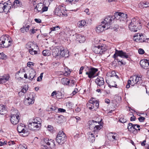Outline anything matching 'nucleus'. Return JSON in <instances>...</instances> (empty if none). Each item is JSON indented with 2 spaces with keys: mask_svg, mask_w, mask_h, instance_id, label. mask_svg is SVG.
Listing matches in <instances>:
<instances>
[{
  "mask_svg": "<svg viewBox=\"0 0 149 149\" xmlns=\"http://www.w3.org/2000/svg\"><path fill=\"white\" fill-rule=\"evenodd\" d=\"M141 25L139 18L137 17L133 18L129 25L130 30L132 31L136 32L141 28Z\"/></svg>",
  "mask_w": 149,
  "mask_h": 149,
  "instance_id": "obj_1",
  "label": "nucleus"
},
{
  "mask_svg": "<svg viewBox=\"0 0 149 149\" xmlns=\"http://www.w3.org/2000/svg\"><path fill=\"white\" fill-rule=\"evenodd\" d=\"M42 122V120L40 118H36L31 122L29 123L28 128L29 129L32 130H38L41 126Z\"/></svg>",
  "mask_w": 149,
  "mask_h": 149,
  "instance_id": "obj_2",
  "label": "nucleus"
},
{
  "mask_svg": "<svg viewBox=\"0 0 149 149\" xmlns=\"http://www.w3.org/2000/svg\"><path fill=\"white\" fill-rule=\"evenodd\" d=\"M13 40L8 35L2 36L0 38V45L2 47H8L12 43Z\"/></svg>",
  "mask_w": 149,
  "mask_h": 149,
  "instance_id": "obj_3",
  "label": "nucleus"
},
{
  "mask_svg": "<svg viewBox=\"0 0 149 149\" xmlns=\"http://www.w3.org/2000/svg\"><path fill=\"white\" fill-rule=\"evenodd\" d=\"M88 123L90 129L91 130L94 129L93 130L94 133H97V132L100 130L102 127L98 122H97L94 120L90 121L88 122Z\"/></svg>",
  "mask_w": 149,
  "mask_h": 149,
  "instance_id": "obj_4",
  "label": "nucleus"
},
{
  "mask_svg": "<svg viewBox=\"0 0 149 149\" xmlns=\"http://www.w3.org/2000/svg\"><path fill=\"white\" fill-rule=\"evenodd\" d=\"M86 105L90 109L95 110L99 107V102L97 100H94L93 98H91Z\"/></svg>",
  "mask_w": 149,
  "mask_h": 149,
  "instance_id": "obj_5",
  "label": "nucleus"
},
{
  "mask_svg": "<svg viewBox=\"0 0 149 149\" xmlns=\"http://www.w3.org/2000/svg\"><path fill=\"white\" fill-rule=\"evenodd\" d=\"M11 113L10 118L11 123L14 125H16L18 123L20 119L19 116V113L18 112L17 110H15L12 111Z\"/></svg>",
  "mask_w": 149,
  "mask_h": 149,
  "instance_id": "obj_6",
  "label": "nucleus"
},
{
  "mask_svg": "<svg viewBox=\"0 0 149 149\" xmlns=\"http://www.w3.org/2000/svg\"><path fill=\"white\" fill-rule=\"evenodd\" d=\"M56 141L59 144H62L66 141L65 134L63 131H60L57 134L56 139Z\"/></svg>",
  "mask_w": 149,
  "mask_h": 149,
  "instance_id": "obj_7",
  "label": "nucleus"
},
{
  "mask_svg": "<svg viewBox=\"0 0 149 149\" xmlns=\"http://www.w3.org/2000/svg\"><path fill=\"white\" fill-rule=\"evenodd\" d=\"M107 49V47L106 45L102 44L95 46L93 49V51L97 54H102Z\"/></svg>",
  "mask_w": 149,
  "mask_h": 149,
  "instance_id": "obj_8",
  "label": "nucleus"
},
{
  "mask_svg": "<svg viewBox=\"0 0 149 149\" xmlns=\"http://www.w3.org/2000/svg\"><path fill=\"white\" fill-rule=\"evenodd\" d=\"M118 56L126 58H127L129 57L128 54H127L126 52H124L122 50L119 51L116 49L115 53L113 55V57L115 59H116Z\"/></svg>",
  "mask_w": 149,
  "mask_h": 149,
  "instance_id": "obj_9",
  "label": "nucleus"
},
{
  "mask_svg": "<svg viewBox=\"0 0 149 149\" xmlns=\"http://www.w3.org/2000/svg\"><path fill=\"white\" fill-rule=\"evenodd\" d=\"M88 71L86 73V74L88 75V77L90 78H93L95 76V73L98 71L97 68L93 67H91L90 68L87 67Z\"/></svg>",
  "mask_w": 149,
  "mask_h": 149,
  "instance_id": "obj_10",
  "label": "nucleus"
},
{
  "mask_svg": "<svg viewBox=\"0 0 149 149\" xmlns=\"http://www.w3.org/2000/svg\"><path fill=\"white\" fill-rule=\"evenodd\" d=\"M95 82L98 86L101 87V90H103L105 88V86L104 85V82L103 78L100 77H97L95 80Z\"/></svg>",
  "mask_w": 149,
  "mask_h": 149,
  "instance_id": "obj_11",
  "label": "nucleus"
},
{
  "mask_svg": "<svg viewBox=\"0 0 149 149\" xmlns=\"http://www.w3.org/2000/svg\"><path fill=\"white\" fill-rule=\"evenodd\" d=\"M127 15L126 14L118 12L114 14L115 19H116V20H119L120 21L125 20L127 17Z\"/></svg>",
  "mask_w": 149,
  "mask_h": 149,
  "instance_id": "obj_12",
  "label": "nucleus"
},
{
  "mask_svg": "<svg viewBox=\"0 0 149 149\" xmlns=\"http://www.w3.org/2000/svg\"><path fill=\"white\" fill-rule=\"evenodd\" d=\"M34 94L33 93H31L29 94V97L28 96L26 98V97H25L24 103L26 105H28L30 104H32L34 103V99L33 98Z\"/></svg>",
  "mask_w": 149,
  "mask_h": 149,
  "instance_id": "obj_13",
  "label": "nucleus"
},
{
  "mask_svg": "<svg viewBox=\"0 0 149 149\" xmlns=\"http://www.w3.org/2000/svg\"><path fill=\"white\" fill-rule=\"evenodd\" d=\"M44 142L45 144H46L48 146L47 147L48 148H53L55 147V145L54 143V141L53 140H49L47 139H45L44 140Z\"/></svg>",
  "mask_w": 149,
  "mask_h": 149,
  "instance_id": "obj_14",
  "label": "nucleus"
},
{
  "mask_svg": "<svg viewBox=\"0 0 149 149\" xmlns=\"http://www.w3.org/2000/svg\"><path fill=\"white\" fill-rule=\"evenodd\" d=\"M4 12L6 14L9 12H10V10L12 8L13 5L11 4V2L8 1L7 3H4Z\"/></svg>",
  "mask_w": 149,
  "mask_h": 149,
  "instance_id": "obj_15",
  "label": "nucleus"
},
{
  "mask_svg": "<svg viewBox=\"0 0 149 149\" xmlns=\"http://www.w3.org/2000/svg\"><path fill=\"white\" fill-rule=\"evenodd\" d=\"M140 64L141 67L144 69L149 68V62L147 59L141 60L140 62Z\"/></svg>",
  "mask_w": 149,
  "mask_h": 149,
  "instance_id": "obj_16",
  "label": "nucleus"
},
{
  "mask_svg": "<svg viewBox=\"0 0 149 149\" xmlns=\"http://www.w3.org/2000/svg\"><path fill=\"white\" fill-rule=\"evenodd\" d=\"M25 126L23 124H20L17 127V130L19 133H23L24 134L26 133H27V131L25 129Z\"/></svg>",
  "mask_w": 149,
  "mask_h": 149,
  "instance_id": "obj_17",
  "label": "nucleus"
},
{
  "mask_svg": "<svg viewBox=\"0 0 149 149\" xmlns=\"http://www.w3.org/2000/svg\"><path fill=\"white\" fill-rule=\"evenodd\" d=\"M43 4L42 3H40L36 5L35 6V8L34 9V11L36 13H41V11H42V8Z\"/></svg>",
  "mask_w": 149,
  "mask_h": 149,
  "instance_id": "obj_18",
  "label": "nucleus"
},
{
  "mask_svg": "<svg viewBox=\"0 0 149 149\" xmlns=\"http://www.w3.org/2000/svg\"><path fill=\"white\" fill-rule=\"evenodd\" d=\"M10 78V76L8 74H4L3 76H0V84H2L6 82Z\"/></svg>",
  "mask_w": 149,
  "mask_h": 149,
  "instance_id": "obj_19",
  "label": "nucleus"
},
{
  "mask_svg": "<svg viewBox=\"0 0 149 149\" xmlns=\"http://www.w3.org/2000/svg\"><path fill=\"white\" fill-rule=\"evenodd\" d=\"M60 55L61 56L64 57L65 58L68 57L69 55V51L67 50L60 49Z\"/></svg>",
  "mask_w": 149,
  "mask_h": 149,
  "instance_id": "obj_20",
  "label": "nucleus"
},
{
  "mask_svg": "<svg viewBox=\"0 0 149 149\" xmlns=\"http://www.w3.org/2000/svg\"><path fill=\"white\" fill-rule=\"evenodd\" d=\"M136 126H137V128H139L140 127L139 125L137 124H133L132 123H129L128 125L127 129L130 132L132 131V129L137 130L135 127Z\"/></svg>",
  "mask_w": 149,
  "mask_h": 149,
  "instance_id": "obj_21",
  "label": "nucleus"
},
{
  "mask_svg": "<svg viewBox=\"0 0 149 149\" xmlns=\"http://www.w3.org/2000/svg\"><path fill=\"white\" fill-rule=\"evenodd\" d=\"M77 41H79L80 43H83L85 40L84 36L81 35H75Z\"/></svg>",
  "mask_w": 149,
  "mask_h": 149,
  "instance_id": "obj_22",
  "label": "nucleus"
},
{
  "mask_svg": "<svg viewBox=\"0 0 149 149\" xmlns=\"http://www.w3.org/2000/svg\"><path fill=\"white\" fill-rule=\"evenodd\" d=\"M36 74L35 71L33 70H31L30 71L28 79L31 81L34 80V78L35 77Z\"/></svg>",
  "mask_w": 149,
  "mask_h": 149,
  "instance_id": "obj_23",
  "label": "nucleus"
},
{
  "mask_svg": "<svg viewBox=\"0 0 149 149\" xmlns=\"http://www.w3.org/2000/svg\"><path fill=\"white\" fill-rule=\"evenodd\" d=\"M115 19V16L109 15L107 16L104 18V19L106 20L107 21L109 22L112 24L113 22Z\"/></svg>",
  "mask_w": 149,
  "mask_h": 149,
  "instance_id": "obj_24",
  "label": "nucleus"
},
{
  "mask_svg": "<svg viewBox=\"0 0 149 149\" xmlns=\"http://www.w3.org/2000/svg\"><path fill=\"white\" fill-rule=\"evenodd\" d=\"M60 49L57 48H56L53 49L52 50V55L55 58L59 56Z\"/></svg>",
  "mask_w": 149,
  "mask_h": 149,
  "instance_id": "obj_25",
  "label": "nucleus"
},
{
  "mask_svg": "<svg viewBox=\"0 0 149 149\" xmlns=\"http://www.w3.org/2000/svg\"><path fill=\"white\" fill-rule=\"evenodd\" d=\"M101 23V25H99L96 27V31L97 32L100 33L102 32L104 29H105V27Z\"/></svg>",
  "mask_w": 149,
  "mask_h": 149,
  "instance_id": "obj_26",
  "label": "nucleus"
},
{
  "mask_svg": "<svg viewBox=\"0 0 149 149\" xmlns=\"http://www.w3.org/2000/svg\"><path fill=\"white\" fill-rule=\"evenodd\" d=\"M88 134V140L92 143L94 142L95 140V137L94 134L91 132H89Z\"/></svg>",
  "mask_w": 149,
  "mask_h": 149,
  "instance_id": "obj_27",
  "label": "nucleus"
},
{
  "mask_svg": "<svg viewBox=\"0 0 149 149\" xmlns=\"http://www.w3.org/2000/svg\"><path fill=\"white\" fill-rule=\"evenodd\" d=\"M102 24H103V25L105 27V29H107L109 28H110V25L112 24L109 22L108 21H106V20L104 19V21L101 22Z\"/></svg>",
  "mask_w": 149,
  "mask_h": 149,
  "instance_id": "obj_28",
  "label": "nucleus"
},
{
  "mask_svg": "<svg viewBox=\"0 0 149 149\" xmlns=\"http://www.w3.org/2000/svg\"><path fill=\"white\" fill-rule=\"evenodd\" d=\"M62 10L59 7L56 8L55 10V15L60 17L63 15V13H61Z\"/></svg>",
  "mask_w": 149,
  "mask_h": 149,
  "instance_id": "obj_29",
  "label": "nucleus"
},
{
  "mask_svg": "<svg viewBox=\"0 0 149 149\" xmlns=\"http://www.w3.org/2000/svg\"><path fill=\"white\" fill-rule=\"evenodd\" d=\"M22 5L21 3L18 0H15L13 3L12 8H15L17 6H21Z\"/></svg>",
  "mask_w": 149,
  "mask_h": 149,
  "instance_id": "obj_30",
  "label": "nucleus"
},
{
  "mask_svg": "<svg viewBox=\"0 0 149 149\" xmlns=\"http://www.w3.org/2000/svg\"><path fill=\"white\" fill-rule=\"evenodd\" d=\"M61 82L62 84L64 85H69L70 82L68 79L66 78H63L61 79Z\"/></svg>",
  "mask_w": 149,
  "mask_h": 149,
  "instance_id": "obj_31",
  "label": "nucleus"
},
{
  "mask_svg": "<svg viewBox=\"0 0 149 149\" xmlns=\"http://www.w3.org/2000/svg\"><path fill=\"white\" fill-rule=\"evenodd\" d=\"M6 112V110L4 105H0V114L4 115Z\"/></svg>",
  "mask_w": 149,
  "mask_h": 149,
  "instance_id": "obj_32",
  "label": "nucleus"
},
{
  "mask_svg": "<svg viewBox=\"0 0 149 149\" xmlns=\"http://www.w3.org/2000/svg\"><path fill=\"white\" fill-rule=\"evenodd\" d=\"M141 34L140 33H136L134 36V39L137 42H140Z\"/></svg>",
  "mask_w": 149,
  "mask_h": 149,
  "instance_id": "obj_33",
  "label": "nucleus"
},
{
  "mask_svg": "<svg viewBox=\"0 0 149 149\" xmlns=\"http://www.w3.org/2000/svg\"><path fill=\"white\" fill-rule=\"evenodd\" d=\"M139 6L141 8L148 7H149V3L141 2L139 4Z\"/></svg>",
  "mask_w": 149,
  "mask_h": 149,
  "instance_id": "obj_34",
  "label": "nucleus"
},
{
  "mask_svg": "<svg viewBox=\"0 0 149 149\" xmlns=\"http://www.w3.org/2000/svg\"><path fill=\"white\" fill-rule=\"evenodd\" d=\"M86 22L84 20L78 22L77 23V26L80 28L84 27L86 24Z\"/></svg>",
  "mask_w": 149,
  "mask_h": 149,
  "instance_id": "obj_35",
  "label": "nucleus"
},
{
  "mask_svg": "<svg viewBox=\"0 0 149 149\" xmlns=\"http://www.w3.org/2000/svg\"><path fill=\"white\" fill-rule=\"evenodd\" d=\"M130 80H131L132 81V83H133V84L132 85V86H134V84H137V82L136 80V76H134L131 77L130 78Z\"/></svg>",
  "mask_w": 149,
  "mask_h": 149,
  "instance_id": "obj_36",
  "label": "nucleus"
},
{
  "mask_svg": "<svg viewBox=\"0 0 149 149\" xmlns=\"http://www.w3.org/2000/svg\"><path fill=\"white\" fill-rule=\"evenodd\" d=\"M29 27L30 26L29 25H27L26 27L24 26L20 29V31L22 33H24L25 31L27 32L29 31Z\"/></svg>",
  "mask_w": 149,
  "mask_h": 149,
  "instance_id": "obj_37",
  "label": "nucleus"
},
{
  "mask_svg": "<svg viewBox=\"0 0 149 149\" xmlns=\"http://www.w3.org/2000/svg\"><path fill=\"white\" fill-rule=\"evenodd\" d=\"M35 46L33 42H28L26 45V47L27 48H33Z\"/></svg>",
  "mask_w": 149,
  "mask_h": 149,
  "instance_id": "obj_38",
  "label": "nucleus"
},
{
  "mask_svg": "<svg viewBox=\"0 0 149 149\" xmlns=\"http://www.w3.org/2000/svg\"><path fill=\"white\" fill-rule=\"evenodd\" d=\"M42 54L44 56H49L51 54L50 51L47 50H45L42 51Z\"/></svg>",
  "mask_w": 149,
  "mask_h": 149,
  "instance_id": "obj_39",
  "label": "nucleus"
},
{
  "mask_svg": "<svg viewBox=\"0 0 149 149\" xmlns=\"http://www.w3.org/2000/svg\"><path fill=\"white\" fill-rule=\"evenodd\" d=\"M147 39L145 36L143 35V34L141 33L140 42H144Z\"/></svg>",
  "mask_w": 149,
  "mask_h": 149,
  "instance_id": "obj_40",
  "label": "nucleus"
},
{
  "mask_svg": "<svg viewBox=\"0 0 149 149\" xmlns=\"http://www.w3.org/2000/svg\"><path fill=\"white\" fill-rule=\"evenodd\" d=\"M29 53L32 55H34L37 54V52L36 51L34 50L33 48L30 49L29 50Z\"/></svg>",
  "mask_w": 149,
  "mask_h": 149,
  "instance_id": "obj_41",
  "label": "nucleus"
},
{
  "mask_svg": "<svg viewBox=\"0 0 149 149\" xmlns=\"http://www.w3.org/2000/svg\"><path fill=\"white\" fill-rule=\"evenodd\" d=\"M7 58L6 56L3 53H0V59H6Z\"/></svg>",
  "mask_w": 149,
  "mask_h": 149,
  "instance_id": "obj_42",
  "label": "nucleus"
},
{
  "mask_svg": "<svg viewBox=\"0 0 149 149\" xmlns=\"http://www.w3.org/2000/svg\"><path fill=\"white\" fill-rule=\"evenodd\" d=\"M60 28L58 26H55L51 28L50 29L51 31H57Z\"/></svg>",
  "mask_w": 149,
  "mask_h": 149,
  "instance_id": "obj_43",
  "label": "nucleus"
},
{
  "mask_svg": "<svg viewBox=\"0 0 149 149\" xmlns=\"http://www.w3.org/2000/svg\"><path fill=\"white\" fill-rule=\"evenodd\" d=\"M4 3H0V13L4 12Z\"/></svg>",
  "mask_w": 149,
  "mask_h": 149,
  "instance_id": "obj_44",
  "label": "nucleus"
},
{
  "mask_svg": "<svg viewBox=\"0 0 149 149\" xmlns=\"http://www.w3.org/2000/svg\"><path fill=\"white\" fill-rule=\"evenodd\" d=\"M66 104V106L69 108H71L72 107L73 104L71 102H68Z\"/></svg>",
  "mask_w": 149,
  "mask_h": 149,
  "instance_id": "obj_45",
  "label": "nucleus"
},
{
  "mask_svg": "<svg viewBox=\"0 0 149 149\" xmlns=\"http://www.w3.org/2000/svg\"><path fill=\"white\" fill-rule=\"evenodd\" d=\"M28 90V86H24L23 87V89H22V91L23 92V93H24L26 92V91Z\"/></svg>",
  "mask_w": 149,
  "mask_h": 149,
  "instance_id": "obj_46",
  "label": "nucleus"
},
{
  "mask_svg": "<svg viewBox=\"0 0 149 149\" xmlns=\"http://www.w3.org/2000/svg\"><path fill=\"white\" fill-rule=\"evenodd\" d=\"M131 84H132V86L133 83H132L131 80H129L127 81V84L126 85V88H129L130 87Z\"/></svg>",
  "mask_w": 149,
  "mask_h": 149,
  "instance_id": "obj_47",
  "label": "nucleus"
},
{
  "mask_svg": "<svg viewBox=\"0 0 149 149\" xmlns=\"http://www.w3.org/2000/svg\"><path fill=\"white\" fill-rule=\"evenodd\" d=\"M111 75H110L111 77H115L117 78H118V76L116 74L115 71H112L111 72Z\"/></svg>",
  "mask_w": 149,
  "mask_h": 149,
  "instance_id": "obj_48",
  "label": "nucleus"
},
{
  "mask_svg": "<svg viewBox=\"0 0 149 149\" xmlns=\"http://www.w3.org/2000/svg\"><path fill=\"white\" fill-rule=\"evenodd\" d=\"M138 52L139 54H143L145 52L144 50L141 48L139 49H138Z\"/></svg>",
  "mask_w": 149,
  "mask_h": 149,
  "instance_id": "obj_49",
  "label": "nucleus"
},
{
  "mask_svg": "<svg viewBox=\"0 0 149 149\" xmlns=\"http://www.w3.org/2000/svg\"><path fill=\"white\" fill-rule=\"evenodd\" d=\"M136 81L137 84L139 81L141 80L142 79L141 77V76L140 75L136 76Z\"/></svg>",
  "mask_w": 149,
  "mask_h": 149,
  "instance_id": "obj_50",
  "label": "nucleus"
},
{
  "mask_svg": "<svg viewBox=\"0 0 149 149\" xmlns=\"http://www.w3.org/2000/svg\"><path fill=\"white\" fill-rule=\"evenodd\" d=\"M43 73H41L40 74V76L38 77L37 80V81H39L41 80L43 77Z\"/></svg>",
  "mask_w": 149,
  "mask_h": 149,
  "instance_id": "obj_51",
  "label": "nucleus"
},
{
  "mask_svg": "<svg viewBox=\"0 0 149 149\" xmlns=\"http://www.w3.org/2000/svg\"><path fill=\"white\" fill-rule=\"evenodd\" d=\"M48 7L46 6H43V8H42V11H41V13H42L46 11L47 10Z\"/></svg>",
  "mask_w": 149,
  "mask_h": 149,
  "instance_id": "obj_52",
  "label": "nucleus"
},
{
  "mask_svg": "<svg viewBox=\"0 0 149 149\" xmlns=\"http://www.w3.org/2000/svg\"><path fill=\"white\" fill-rule=\"evenodd\" d=\"M47 128L48 131L50 132H51L53 130V127L51 125H49L47 126Z\"/></svg>",
  "mask_w": 149,
  "mask_h": 149,
  "instance_id": "obj_53",
  "label": "nucleus"
},
{
  "mask_svg": "<svg viewBox=\"0 0 149 149\" xmlns=\"http://www.w3.org/2000/svg\"><path fill=\"white\" fill-rule=\"evenodd\" d=\"M139 121L142 122L144 121V120L145 119V118L142 116H141L138 118Z\"/></svg>",
  "mask_w": 149,
  "mask_h": 149,
  "instance_id": "obj_54",
  "label": "nucleus"
},
{
  "mask_svg": "<svg viewBox=\"0 0 149 149\" xmlns=\"http://www.w3.org/2000/svg\"><path fill=\"white\" fill-rule=\"evenodd\" d=\"M113 134V133H111V132L109 133V134H110V136H111L112 137V138H113V139H116V133H114V135H112Z\"/></svg>",
  "mask_w": 149,
  "mask_h": 149,
  "instance_id": "obj_55",
  "label": "nucleus"
},
{
  "mask_svg": "<svg viewBox=\"0 0 149 149\" xmlns=\"http://www.w3.org/2000/svg\"><path fill=\"white\" fill-rule=\"evenodd\" d=\"M78 89L77 88H75L74 89V91L72 92V95H75L76 93H77L78 92Z\"/></svg>",
  "mask_w": 149,
  "mask_h": 149,
  "instance_id": "obj_56",
  "label": "nucleus"
},
{
  "mask_svg": "<svg viewBox=\"0 0 149 149\" xmlns=\"http://www.w3.org/2000/svg\"><path fill=\"white\" fill-rule=\"evenodd\" d=\"M58 111L59 112H65V109L62 108H59L58 109Z\"/></svg>",
  "mask_w": 149,
  "mask_h": 149,
  "instance_id": "obj_57",
  "label": "nucleus"
},
{
  "mask_svg": "<svg viewBox=\"0 0 149 149\" xmlns=\"http://www.w3.org/2000/svg\"><path fill=\"white\" fill-rule=\"evenodd\" d=\"M70 72L69 71H65L63 73L64 75L65 76H67L70 74Z\"/></svg>",
  "mask_w": 149,
  "mask_h": 149,
  "instance_id": "obj_58",
  "label": "nucleus"
},
{
  "mask_svg": "<svg viewBox=\"0 0 149 149\" xmlns=\"http://www.w3.org/2000/svg\"><path fill=\"white\" fill-rule=\"evenodd\" d=\"M8 144L9 145H14L15 144V142L14 141H10L8 142Z\"/></svg>",
  "mask_w": 149,
  "mask_h": 149,
  "instance_id": "obj_59",
  "label": "nucleus"
},
{
  "mask_svg": "<svg viewBox=\"0 0 149 149\" xmlns=\"http://www.w3.org/2000/svg\"><path fill=\"white\" fill-rule=\"evenodd\" d=\"M7 142L6 141H4L3 142L0 141V146H1L3 145H5L7 144Z\"/></svg>",
  "mask_w": 149,
  "mask_h": 149,
  "instance_id": "obj_60",
  "label": "nucleus"
},
{
  "mask_svg": "<svg viewBox=\"0 0 149 149\" xmlns=\"http://www.w3.org/2000/svg\"><path fill=\"white\" fill-rule=\"evenodd\" d=\"M119 120L122 123H125L126 122V120L125 119H124L122 118H120Z\"/></svg>",
  "mask_w": 149,
  "mask_h": 149,
  "instance_id": "obj_61",
  "label": "nucleus"
},
{
  "mask_svg": "<svg viewBox=\"0 0 149 149\" xmlns=\"http://www.w3.org/2000/svg\"><path fill=\"white\" fill-rule=\"evenodd\" d=\"M18 149H26V148L24 146L20 145L18 147Z\"/></svg>",
  "mask_w": 149,
  "mask_h": 149,
  "instance_id": "obj_62",
  "label": "nucleus"
},
{
  "mask_svg": "<svg viewBox=\"0 0 149 149\" xmlns=\"http://www.w3.org/2000/svg\"><path fill=\"white\" fill-rule=\"evenodd\" d=\"M34 20L37 23H40L41 22V20L39 19H35Z\"/></svg>",
  "mask_w": 149,
  "mask_h": 149,
  "instance_id": "obj_63",
  "label": "nucleus"
},
{
  "mask_svg": "<svg viewBox=\"0 0 149 149\" xmlns=\"http://www.w3.org/2000/svg\"><path fill=\"white\" fill-rule=\"evenodd\" d=\"M84 67L83 66H81L80 69L79 71V74H81L82 73V71L83 70H84Z\"/></svg>",
  "mask_w": 149,
  "mask_h": 149,
  "instance_id": "obj_64",
  "label": "nucleus"
}]
</instances>
